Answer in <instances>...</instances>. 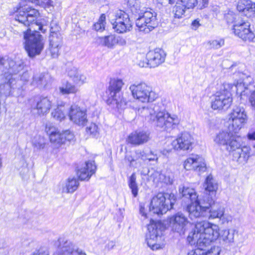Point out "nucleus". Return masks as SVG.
<instances>
[{"label":"nucleus","instance_id":"obj_1","mask_svg":"<svg viewBox=\"0 0 255 255\" xmlns=\"http://www.w3.org/2000/svg\"><path fill=\"white\" fill-rule=\"evenodd\" d=\"M38 10L27 5L20 6L15 15V20L24 26L26 29L23 31V44L28 56L34 58L39 55L44 48V41L43 36L36 30H32L29 26L37 27V30L45 33L50 19L44 17L38 19Z\"/></svg>","mask_w":255,"mask_h":255},{"label":"nucleus","instance_id":"obj_2","mask_svg":"<svg viewBox=\"0 0 255 255\" xmlns=\"http://www.w3.org/2000/svg\"><path fill=\"white\" fill-rule=\"evenodd\" d=\"M219 236L218 225L206 221L197 222L187 237L190 244H195L196 242L197 248L188 252L187 255H219L221 250L218 246H211L210 249H206Z\"/></svg>","mask_w":255,"mask_h":255},{"label":"nucleus","instance_id":"obj_3","mask_svg":"<svg viewBox=\"0 0 255 255\" xmlns=\"http://www.w3.org/2000/svg\"><path fill=\"white\" fill-rule=\"evenodd\" d=\"M141 114L156 128L160 130L170 132L177 128L180 120L175 116H171L166 112L162 103L151 104L147 107H143Z\"/></svg>","mask_w":255,"mask_h":255},{"label":"nucleus","instance_id":"obj_4","mask_svg":"<svg viewBox=\"0 0 255 255\" xmlns=\"http://www.w3.org/2000/svg\"><path fill=\"white\" fill-rule=\"evenodd\" d=\"M127 4L133 13L138 15L136 25L140 31L148 33L157 26V14L152 9H140L139 2L136 0H128Z\"/></svg>","mask_w":255,"mask_h":255},{"label":"nucleus","instance_id":"obj_5","mask_svg":"<svg viewBox=\"0 0 255 255\" xmlns=\"http://www.w3.org/2000/svg\"><path fill=\"white\" fill-rule=\"evenodd\" d=\"M213 204H214V203L209 205L207 200L201 201V206L190 207V218L192 220L199 218L209 219H220L225 213V208L219 205H214L212 206Z\"/></svg>","mask_w":255,"mask_h":255},{"label":"nucleus","instance_id":"obj_6","mask_svg":"<svg viewBox=\"0 0 255 255\" xmlns=\"http://www.w3.org/2000/svg\"><path fill=\"white\" fill-rule=\"evenodd\" d=\"M176 197L174 194L159 192L153 196L149 206V211L153 214L162 215L173 209Z\"/></svg>","mask_w":255,"mask_h":255},{"label":"nucleus","instance_id":"obj_7","mask_svg":"<svg viewBox=\"0 0 255 255\" xmlns=\"http://www.w3.org/2000/svg\"><path fill=\"white\" fill-rule=\"evenodd\" d=\"M3 73V83L0 85V92L5 96H12L14 97L23 96L24 89L22 86L21 80H16L13 75H16L20 72L10 73L5 70Z\"/></svg>","mask_w":255,"mask_h":255},{"label":"nucleus","instance_id":"obj_8","mask_svg":"<svg viewBox=\"0 0 255 255\" xmlns=\"http://www.w3.org/2000/svg\"><path fill=\"white\" fill-rule=\"evenodd\" d=\"M123 85L122 80L119 79H114L110 82L107 91L108 98L107 103L112 105L113 108L124 109L127 105L126 100L123 97L121 92Z\"/></svg>","mask_w":255,"mask_h":255},{"label":"nucleus","instance_id":"obj_9","mask_svg":"<svg viewBox=\"0 0 255 255\" xmlns=\"http://www.w3.org/2000/svg\"><path fill=\"white\" fill-rule=\"evenodd\" d=\"M232 86L231 84L225 83L223 85V88L216 93L211 104L213 110L225 111L230 107L233 99L231 91L228 89Z\"/></svg>","mask_w":255,"mask_h":255},{"label":"nucleus","instance_id":"obj_10","mask_svg":"<svg viewBox=\"0 0 255 255\" xmlns=\"http://www.w3.org/2000/svg\"><path fill=\"white\" fill-rule=\"evenodd\" d=\"M241 137L235 135L232 130L221 129L217 131L213 137V141L219 146L224 147L226 150L237 148L239 146Z\"/></svg>","mask_w":255,"mask_h":255},{"label":"nucleus","instance_id":"obj_11","mask_svg":"<svg viewBox=\"0 0 255 255\" xmlns=\"http://www.w3.org/2000/svg\"><path fill=\"white\" fill-rule=\"evenodd\" d=\"M129 90L133 97L142 103L152 102L158 97L152 88L144 82L131 84Z\"/></svg>","mask_w":255,"mask_h":255},{"label":"nucleus","instance_id":"obj_12","mask_svg":"<svg viewBox=\"0 0 255 255\" xmlns=\"http://www.w3.org/2000/svg\"><path fill=\"white\" fill-rule=\"evenodd\" d=\"M61 28L58 22L52 19L50 20L49 50L51 57L57 58L59 54V49L62 45V37L60 32Z\"/></svg>","mask_w":255,"mask_h":255},{"label":"nucleus","instance_id":"obj_13","mask_svg":"<svg viewBox=\"0 0 255 255\" xmlns=\"http://www.w3.org/2000/svg\"><path fill=\"white\" fill-rule=\"evenodd\" d=\"M237 65L233 64L230 67V69L231 71H233L234 69L235 71L233 73V78L235 79L236 82L234 84H232V86L230 89H228L230 91H234L233 89H235V91H236L237 94H240L241 96L245 95L248 94L247 90H248V84L246 79L248 80L249 83H251L252 81V78L250 76H247L246 74L240 72L239 71L237 72Z\"/></svg>","mask_w":255,"mask_h":255},{"label":"nucleus","instance_id":"obj_14","mask_svg":"<svg viewBox=\"0 0 255 255\" xmlns=\"http://www.w3.org/2000/svg\"><path fill=\"white\" fill-rule=\"evenodd\" d=\"M251 23L248 20L242 18L236 21L232 30L235 35L243 40L248 42L255 41V34L250 28Z\"/></svg>","mask_w":255,"mask_h":255},{"label":"nucleus","instance_id":"obj_15","mask_svg":"<svg viewBox=\"0 0 255 255\" xmlns=\"http://www.w3.org/2000/svg\"><path fill=\"white\" fill-rule=\"evenodd\" d=\"M247 120V116L243 107H237L230 114L228 128L235 133H237Z\"/></svg>","mask_w":255,"mask_h":255},{"label":"nucleus","instance_id":"obj_16","mask_svg":"<svg viewBox=\"0 0 255 255\" xmlns=\"http://www.w3.org/2000/svg\"><path fill=\"white\" fill-rule=\"evenodd\" d=\"M179 194L183 201L187 204L186 210L188 212L190 217V211L189 208L191 207H196L201 205V201L198 200V196L195 189L186 186H182L179 188Z\"/></svg>","mask_w":255,"mask_h":255},{"label":"nucleus","instance_id":"obj_17","mask_svg":"<svg viewBox=\"0 0 255 255\" xmlns=\"http://www.w3.org/2000/svg\"><path fill=\"white\" fill-rule=\"evenodd\" d=\"M58 242L59 245L53 255H86L82 250L69 240L60 238Z\"/></svg>","mask_w":255,"mask_h":255},{"label":"nucleus","instance_id":"obj_18","mask_svg":"<svg viewBox=\"0 0 255 255\" xmlns=\"http://www.w3.org/2000/svg\"><path fill=\"white\" fill-rule=\"evenodd\" d=\"M160 224H150L148 226V234L146 240L148 246L152 250L160 248V245L157 242L161 240L162 230Z\"/></svg>","mask_w":255,"mask_h":255},{"label":"nucleus","instance_id":"obj_19","mask_svg":"<svg viewBox=\"0 0 255 255\" xmlns=\"http://www.w3.org/2000/svg\"><path fill=\"white\" fill-rule=\"evenodd\" d=\"M23 68V62L19 58L12 59L6 56H0V70L2 72L6 70L9 73H15L22 71Z\"/></svg>","mask_w":255,"mask_h":255},{"label":"nucleus","instance_id":"obj_20","mask_svg":"<svg viewBox=\"0 0 255 255\" xmlns=\"http://www.w3.org/2000/svg\"><path fill=\"white\" fill-rule=\"evenodd\" d=\"M168 221L172 231L180 235L184 234L189 221L187 217L182 213L178 212L171 216Z\"/></svg>","mask_w":255,"mask_h":255},{"label":"nucleus","instance_id":"obj_21","mask_svg":"<svg viewBox=\"0 0 255 255\" xmlns=\"http://www.w3.org/2000/svg\"><path fill=\"white\" fill-rule=\"evenodd\" d=\"M166 54L160 48H155L154 50L149 51L146 54V60L147 62L139 64L141 67L149 66L150 68L158 66L164 62Z\"/></svg>","mask_w":255,"mask_h":255},{"label":"nucleus","instance_id":"obj_22","mask_svg":"<svg viewBox=\"0 0 255 255\" xmlns=\"http://www.w3.org/2000/svg\"><path fill=\"white\" fill-rule=\"evenodd\" d=\"M176 4L173 7V13L175 18H180L184 15L186 9L193 8L197 4V0H169V3Z\"/></svg>","mask_w":255,"mask_h":255},{"label":"nucleus","instance_id":"obj_23","mask_svg":"<svg viewBox=\"0 0 255 255\" xmlns=\"http://www.w3.org/2000/svg\"><path fill=\"white\" fill-rule=\"evenodd\" d=\"M184 167L187 170H193L200 173L205 172L207 168L204 159L198 155H192L187 158Z\"/></svg>","mask_w":255,"mask_h":255},{"label":"nucleus","instance_id":"obj_24","mask_svg":"<svg viewBox=\"0 0 255 255\" xmlns=\"http://www.w3.org/2000/svg\"><path fill=\"white\" fill-rule=\"evenodd\" d=\"M68 116L70 120L78 126H84L88 122L86 110L76 105L69 108Z\"/></svg>","mask_w":255,"mask_h":255},{"label":"nucleus","instance_id":"obj_25","mask_svg":"<svg viewBox=\"0 0 255 255\" xmlns=\"http://www.w3.org/2000/svg\"><path fill=\"white\" fill-rule=\"evenodd\" d=\"M206 194L203 196L201 201L208 200V204L214 203L218 184L211 175L207 176L204 185Z\"/></svg>","mask_w":255,"mask_h":255},{"label":"nucleus","instance_id":"obj_26","mask_svg":"<svg viewBox=\"0 0 255 255\" xmlns=\"http://www.w3.org/2000/svg\"><path fill=\"white\" fill-rule=\"evenodd\" d=\"M150 138V132L148 131L139 129L130 133L127 141L134 146H138L147 142Z\"/></svg>","mask_w":255,"mask_h":255},{"label":"nucleus","instance_id":"obj_27","mask_svg":"<svg viewBox=\"0 0 255 255\" xmlns=\"http://www.w3.org/2000/svg\"><path fill=\"white\" fill-rule=\"evenodd\" d=\"M53 105L52 97L41 96L35 100L31 108L36 110L39 115H44L49 113Z\"/></svg>","mask_w":255,"mask_h":255},{"label":"nucleus","instance_id":"obj_28","mask_svg":"<svg viewBox=\"0 0 255 255\" xmlns=\"http://www.w3.org/2000/svg\"><path fill=\"white\" fill-rule=\"evenodd\" d=\"M193 139L191 135L188 132H182L177 138L173 140L172 145L177 150H188L192 148Z\"/></svg>","mask_w":255,"mask_h":255},{"label":"nucleus","instance_id":"obj_29","mask_svg":"<svg viewBox=\"0 0 255 255\" xmlns=\"http://www.w3.org/2000/svg\"><path fill=\"white\" fill-rule=\"evenodd\" d=\"M96 170L95 161L89 160L86 162L84 167L77 169V174L80 180H88L95 173Z\"/></svg>","mask_w":255,"mask_h":255},{"label":"nucleus","instance_id":"obj_30","mask_svg":"<svg viewBox=\"0 0 255 255\" xmlns=\"http://www.w3.org/2000/svg\"><path fill=\"white\" fill-rule=\"evenodd\" d=\"M45 131L49 135L50 142L55 147H58L64 144V139L63 138L64 134L60 132L55 127L51 126H46Z\"/></svg>","mask_w":255,"mask_h":255},{"label":"nucleus","instance_id":"obj_31","mask_svg":"<svg viewBox=\"0 0 255 255\" xmlns=\"http://www.w3.org/2000/svg\"><path fill=\"white\" fill-rule=\"evenodd\" d=\"M237 8L239 12H243L247 17L255 18V3L251 0H240Z\"/></svg>","mask_w":255,"mask_h":255},{"label":"nucleus","instance_id":"obj_32","mask_svg":"<svg viewBox=\"0 0 255 255\" xmlns=\"http://www.w3.org/2000/svg\"><path fill=\"white\" fill-rule=\"evenodd\" d=\"M69 107L68 105L63 102H58L57 108L51 113L53 118L61 121L64 119L66 114L68 113Z\"/></svg>","mask_w":255,"mask_h":255},{"label":"nucleus","instance_id":"obj_33","mask_svg":"<svg viewBox=\"0 0 255 255\" xmlns=\"http://www.w3.org/2000/svg\"><path fill=\"white\" fill-rule=\"evenodd\" d=\"M79 186L78 180L75 177H69L62 185V192L66 193H73Z\"/></svg>","mask_w":255,"mask_h":255},{"label":"nucleus","instance_id":"obj_34","mask_svg":"<svg viewBox=\"0 0 255 255\" xmlns=\"http://www.w3.org/2000/svg\"><path fill=\"white\" fill-rule=\"evenodd\" d=\"M112 24L113 29L119 33H124L130 31L132 26L131 21L112 22Z\"/></svg>","mask_w":255,"mask_h":255},{"label":"nucleus","instance_id":"obj_35","mask_svg":"<svg viewBox=\"0 0 255 255\" xmlns=\"http://www.w3.org/2000/svg\"><path fill=\"white\" fill-rule=\"evenodd\" d=\"M235 233L237 234L238 231L235 229L225 230L220 237L221 240L223 244L226 246H231L234 242V236Z\"/></svg>","mask_w":255,"mask_h":255},{"label":"nucleus","instance_id":"obj_36","mask_svg":"<svg viewBox=\"0 0 255 255\" xmlns=\"http://www.w3.org/2000/svg\"><path fill=\"white\" fill-rule=\"evenodd\" d=\"M136 179L135 174L133 173L128 179V185L134 197H136L137 196L138 192V188L136 182Z\"/></svg>","mask_w":255,"mask_h":255},{"label":"nucleus","instance_id":"obj_37","mask_svg":"<svg viewBox=\"0 0 255 255\" xmlns=\"http://www.w3.org/2000/svg\"><path fill=\"white\" fill-rule=\"evenodd\" d=\"M101 42L105 46L113 48L118 43V39L115 35L111 34L102 37Z\"/></svg>","mask_w":255,"mask_h":255},{"label":"nucleus","instance_id":"obj_38","mask_svg":"<svg viewBox=\"0 0 255 255\" xmlns=\"http://www.w3.org/2000/svg\"><path fill=\"white\" fill-rule=\"evenodd\" d=\"M59 90L61 93L65 95L75 93L77 91V89L71 83L66 82L59 87Z\"/></svg>","mask_w":255,"mask_h":255},{"label":"nucleus","instance_id":"obj_39","mask_svg":"<svg viewBox=\"0 0 255 255\" xmlns=\"http://www.w3.org/2000/svg\"><path fill=\"white\" fill-rule=\"evenodd\" d=\"M113 20V22L130 21L128 14L122 10H118L115 12V18Z\"/></svg>","mask_w":255,"mask_h":255},{"label":"nucleus","instance_id":"obj_40","mask_svg":"<svg viewBox=\"0 0 255 255\" xmlns=\"http://www.w3.org/2000/svg\"><path fill=\"white\" fill-rule=\"evenodd\" d=\"M106 24V15L102 14L98 20L93 26V28L97 31L102 32L105 29Z\"/></svg>","mask_w":255,"mask_h":255},{"label":"nucleus","instance_id":"obj_41","mask_svg":"<svg viewBox=\"0 0 255 255\" xmlns=\"http://www.w3.org/2000/svg\"><path fill=\"white\" fill-rule=\"evenodd\" d=\"M50 78L48 74H40L39 75H35L33 77V81L37 84L46 85L48 84V80Z\"/></svg>","mask_w":255,"mask_h":255},{"label":"nucleus","instance_id":"obj_42","mask_svg":"<svg viewBox=\"0 0 255 255\" xmlns=\"http://www.w3.org/2000/svg\"><path fill=\"white\" fill-rule=\"evenodd\" d=\"M139 157L143 160L154 161L158 159L157 154L152 151L147 152L144 151L140 152Z\"/></svg>","mask_w":255,"mask_h":255},{"label":"nucleus","instance_id":"obj_43","mask_svg":"<svg viewBox=\"0 0 255 255\" xmlns=\"http://www.w3.org/2000/svg\"><path fill=\"white\" fill-rule=\"evenodd\" d=\"M238 151L240 152V163H244L247 162L250 156V153L247 147L244 146L243 148L240 147L238 148Z\"/></svg>","mask_w":255,"mask_h":255},{"label":"nucleus","instance_id":"obj_44","mask_svg":"<svg viewBox=\"0 0 255 255\" xmlns=\"http://www.w3.org/2000/svg\"><path fill=\"white\" fill-rule=\"evenodd\" d=\"M208 44L210 48L218 49L224 45L225 40L224 38H218L209 41Z\"/></svg>","mask_w":255,"mask_h":255},{"label":"nucleus","instance_id":"obj_45","mask_svg":"<svg viewBox=\"0 0 255 255\" xmlns=\"http://www.w3.org/2000/svg\"><path fill=\"white\" fill-rule=\"evenodd\" d=\"M86 131L93 137H97L99 134L98 127L95 123H92L87 127Z\"/></svg>","mask_w":255,"mask_h":255},{"label":"nucleus","instance_id":"obj_46","mask_svg":"<svg viewBox=\"0 0 255 255\" xmlns=\"http://www.w3.org/2000/svg\"><path fill=\"white\" fill-rule=\"evenodd\" d=\"M33 146L37 149H43L45 147V142L42 137L40 136H35L32 140Z\"/></svg>","mask_w":255,"mask_h":255},{"label":"nucleus","instance_id":"obj_47","mask_svg":"<svg viewBox=\"0 0 255 255\" xmlns=\"http://www.w3.org/2000/svg\"><path fill=\"white\" fill-rule=\"evenodd\" d=\"M241 147V139H239V146L237 147V148H233L231 149H227L229 152H233V160L236 161L239 163H240V156L241 153L239 151H238V148H240Z\"/></svg>","mask_w":255,"mask_h":255},{"label":"nucleus","instance_id":"obj_48","mask_svg":"<svg viewBox=\"0 0 255 255\" xmlns=\"http://www.w3.org/2000/svg\"><path fill=\"white\" fill-rule=\"evenodd\" d=\"M73 77H72V80L77 84H83L86 79V77L82 74L81 72L78 71L77 74L74 75Z\"/></svg>","mask_w":255,"mask_h":255},{"label":"nucleus","instance_id":"obj_49","mask_svg":"<svg viewBox=\"0 0 255 255\" xmlns=\"http://www.w3.org/2000/svg\"><path fill=\"white\" fill-rule=\"evenodd\" d=\"M79 70L78 69L74 66L72 64L69 63L67 65V72L68 76L71 79L72 77H73L74 76V75L77 74V72Z\"/></svg>","mask_w":255,"mask_h":255},{"label":"nucleus","instance_id":"obj_50","mask_svg":"<svg viewBox=\"0 0 255 255\" xmlns=\"http://www.w3.org/2000/svg\"><path fill=\"white\" fill-rule=\"evenodd\" d=\"M236 14L232 12V11H229L228 13H226L224 15V18L225 20L226 21L227 23L228 24L232 23L234 22L235 23V19H236Z\"/></svg>","mask_w":255,"mask_h":255},{"label":"nucleus","instance_id":"obj_51","mask_svg":"<svg viewBox=\"0 0 255 255\" xmlns=\"http://www.w3.org/2000/svg\"><path fill=\"white\" fill-rule=\"evenodd\" d=\"M63 134H64V135L63 137V138H64L63 139H64V143H65L67 141H72L74 138V134L69 130H66L63 131Z\"/></svg>","mask_w":255,"mask_h":255},{"label":"nucleus","instance_id":"obj_52","mask_svg":"<svg viewBox=\"0 0 255 255\" xmlns=\"http://www.w3.org/2000/svg\"><path fill=\"white\" fill-rule=\"evenodd\" d=\"M233 219V217L231 215L224 214L222 217L220 218V220L222 222V224H227L230 222H231Z\"/></svg>","mask_w":255,"mask_h":255},{"label":"nucleus","instance_id":"obj_53","mask_svg":"<svg viewBox=\"0 0 255 255\" xmlns=\"http://www.w3.org/2000/svg\"><path fill=\"white\" fill-rule=\"evenodd\" d=\"M19 173L22 178L23 179L26 178L29 171V169L27 167V165L23 166V167H21V168L19 169Z\"/></svg>","mask_w":255,"mask_h":255},{"label":"nucleus","instance_id":"obj_54","mask_svg":"<svg viewBox=\"0 0 255 255\" xmlns=\"http://www.w3.org/2000/svg\"><path fill=\"white\" fill-rule=\"evenodd\" d=\"M249 101L253 109L255 111V90L251 93L249 98Z\"/></svg>","mask_w":255,"mask_h":255},{"label":"nucleus","instance_id":"obj_55","mask_svg":"<svg viewBox=\"0 0 255 255\" xmlns=\"http://www.w3.org/2000/svg\"><path fill=\"white\" fill-rule=\"evenodd\" d=\"M116 246V242L115 241H109L105 245V249L107 251H110L113 249Z\"/></svg>","mask_w":255,"mask_h":255},{"label":"nucleus","instance_id":"obj_56","mask_svg":"<svg viewBox=\"0 0 255 255\" xmlns=\"http://www.w3.org/2000/svg\"><path fill=\"white\" fill-rule=\"evenodd\" d=\"M33 255H49L48 250L45 248H40Z\"/></svg>","mask_w":255,"mask_h":255},{"label":"nucleus","instance_id":"obj_57","mask_svg":"<svg viewBox=\"0 0 255 255\" xmlns=\"http://www.w3.org/2000/svg\"><path fill=\"white\" fill-rule=\"evenodd\" d=\"M200 25L201 24L199 19L194 20L191 23V28L194 30H196Z\"/></svg>","mask_w":255,"mask_h":255},{"label":"nucleus","instance_id":"obj_58","mask_svg":"<svg viewBox=\"0 0 255 255\" xmlns=\"http://www.w3.org/2000/svg\"><path fill=\"white\" fill-rule=\"evenodd\" d=\"M139 213L142 216L144 217L145 218H147V214L145 212L144 207L142 204L139 205Z\"/></svg>","mask_w":255,"mask_h":255},{"label":"nucleus","instance_id":"obj_59","mask_svg":"<svg viewBox=\"0 0 255 255\" xmlns=\"http://www.w3.org/2000/svg\"><path fill=\"white\" fill-rule=\"evenodd\" d=\"M248 137L250 140H255V131L249 132ZM254 147L255 148V145H254Z\"/></svg>","mask_w":255,"mask_h":255},{"label":"nucleus","instance_id":"obj_60","mask_svg":"<svg viewBox=\"0 0 255 255\" xmlns=\"http://www.w3.org/2000/svg\"><path fill=\"white\" fill-rule=\"evenodd\" d=\"M166 184H172L173 183L172 179H170L169 177L168 178V180H167L166 177L165 178V181Z\"/></svg>","mask_w":255,"mask_h":255},{"label":"nucleus","instance_id":"obj_61","mask_svg":"<svg viewBox=\"0 0 255 255\" xmlns=\"http://www.w3.org/2000/svg\"><path fill=\"white\" fill-rule=\"evenodd\" d=\"M208 0H202L203 7H206L208 4Z\"/></svg>","mask_w":255,"mask_h":255},{"label":"nucleus","instance_id":"obj_62","mask_svg":"<svg viewBox=\"0 0 255 255\" xmlns=\"http://www.w3.org/2000/svg\"><path fill=\"white\" fill-rule=\"evenodd\" d=\"M148 172H149L148 169H145L143 170L141 172V174L142 175H143L145 176V175L148 174Z\"/></svg>","mask_w":255,"mask_h":255},{"label":"nucleus","instance_id":"obj_63","mask_svg":"<svg viewBox=\"0 0 255 255\" xmlns=\"http://www.w3.org/2000/svg\"><path fill=\"white\" fill-rule=\"evenodd\" d=\"M132 161H133V159L131 160H130V162H131Z\"/></svg>","mask_w":255,"mask_h":255}]
</instances>
